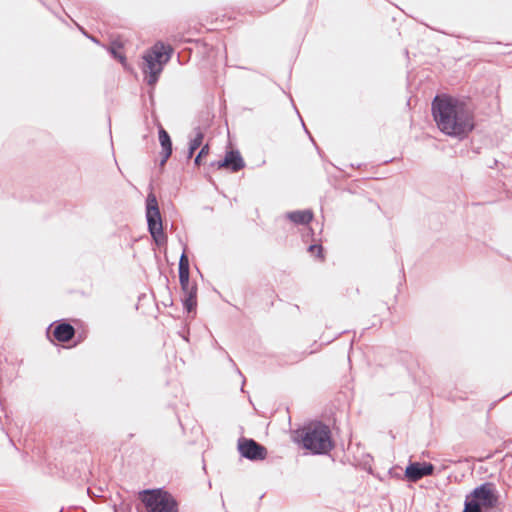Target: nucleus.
Masks as SVG:
<instances>
[{"instance_id": "nucleus-1", "label": "nucleus", "mask_w": 512, "mask_h": 512, "mask_svg": "<svg viewBox=\"0 0 512 512\" xmlns=\"http://www.w3.org/2000/svg\"><path fill=\"white\" fill-rule=\"evenodd\" d=\"M431 113L438 129L445 135L463 139L475 128L474 113L468 104L449 94H437Z\"/></svg>"}, {"instance_id": "nucleus-2", "label": "nucleus", "mask_w": 512, "mask_h": 512, "mask_svg": "<svg viewBox=\"0 0 512 512\" xmlns=\"http://www.w3.org/2000/svg\"><path fill=\"white\" fill-rule=\"evenodd\" d=\"M293 440L312 455H327L335 447L331 430L322 421L295 430Z\"/></svg>"}, {"instance_id": "nucleus-3", "label": "nucleus", "mask_w": 512, "mask_h": 512, "mask_svg": "<svg viewBox=\"0 0 512 512\" xmlns=\"http://www.w3.org/2000/svg\"><path fill=\"white\" fill-rule=\"evenodd\" d=\"M499 499L495 483L483 482L465 496L462 512H491L498 506Z\"/></svg>"}, {"instance_id": "nucleus-4", "label": "nucleus", "mask_w": 512, "mask_h": 512, "mask_svg": "<svg viewBox=\"0 0 512 512\" xmlns=\"http://www.w3.org/2000/svg\"><path fill=\"white\" fill-rule=\"evenodd\" d=\"M172 53L173 49L163 43L155 44L144 53L142 72L146 75L149 86H154L158 82L163 67L170 60Z\"/></svg>"}, {"instance_id": "nucleus-5", "label": "nucleus", "mask_w": 512, "mask_h": 512, "mask_svg": "<svg viewBox=\"0 0 512 512\" xmlns=\"http://www.w3.org/2000/svg\"><path fill=\"white\" fill-rule=\"evenodd\" d=\"M139 499L147 512H179L177 500L164 488L143 490Z\"/></svg>"}, {"instance_id": "nucleus-6", "label": "nucleus", "mask_w": 512, "mask_h": 512, "mask_svg": "<svg viewBox=\"0 0 512 512\" xmlns=\"http://www.w3.org/2000/svg\"><path fill=\"white\" fill-rule=\"evenodd\" d=\"M146 220L148 232L157 246L167 242V236L163 230L162 217L156 196L149 193L146 198Z\"/></svg>"}, {"instance_id": "nucleus-7", "label": "nucleus", "mask_w": 512, "mask_h": 512, "mask_svg": "<svg viewBox=\"0 0 512 512\" xmlns=\"http://www.w3.org/2000/svg\"><path fill=\"white\" fill-rule=\"evenodd\" d=\"M237 449L241 457L254 462L264 460L268 453L264 445L246 437L238 439Z\"/></svg>"}, {"instance_id": "nucleus-8", "label": "nucleus", "mask_w": 512, "mask_h": 512, "mask_svg": "<svg viewBox=\"0 0 512 512\" xmlns=\"http://www.w3.org/2000/svg\"><path fill=\"white\" fill-rule=\"evenodd\" d=\"M435 466L430 462L410 461L405 468L404 479L408 482H417L425 476L434 474Z\"/></svg>"}, {"instance_id": "nucleus-9", "label": "nucleus", "mask_w": 512, "mask_h": 512, "mask_svg": "<svg viewBox=\"0 0 512 512\" xmlns=\"http://www.w3.org/2000/svg\"><path fill=\"white\" fill-rule=\"evenodd\" d=\"M210 166L217 169L226 168L235 173L245 167V162L238 150H230L225 153L223 159L211 162Z\"/></svg>"}, {"instance_id": "nucleus-10", "label": "nucleus", "mask_w": 512, "mask_h": 512, "mask_svg": "<svg viewBox=\"0 0 512 512\" xmlns=\"http://www.w3.org/2000/svg\"><path fill=\"white\" fill-rule=\"evenodd\" d=\"M179 282L182 292L192 290L193 284L190 283V264L189 258L184 249L179 258L178 264Z\"/></svg>"}, {"instance_id": "nucleus-11", "label": "nucleus", "mask_w": 512, "mask_h": 512, "mask_svg": "<svg viewBox=\"0 0 512 512\" xmlns=\"http://www.w3.org/2000/svg\"><path fill=\"white\" fill-rule=\"evenodd\" d=\"M75 335V328L65 320L54 323L53 336L59 342H68Z\"/></svg>"}, {"instance_id": "nucleus-12", "label": "nucleus", "mask_w": 512, "mask_h": 512, "mask_svg": "<svg viewBox=\"0 0 512 512\" xmlns=\"http://www.w3.org/2000/svg\"><path fill=\"white\" fill-rule=\"evenodd\" d=\"M204 137L205 128L201 126L194 127L192 133L189 135L188 159L192 158L195 151L203 146Z\"/></svg>"}, {"instance_id": "nucleus-13", "label": "nucleus", "mask_w": 512, "mask_h": 512, "mask_svg": "<svg viewBox=\"0 0 512 512\" xmlns=\"http://www.w3.org/2000/svg\"><path fill=\"white\" fill-rule=\"evenodd\" d=\"M286 217L296 225H307L313 220L314 214L310 209L295 210L288 212Z\"/></svg>"}, {"instance_id": "nucleus-14", "label": "nucleus", "mask_w": 512, "mask_h": 512, "mask_svg": "<svg viewBox=\"0 0 512 512\" xmlns=\"http://www.w3.org/2000/svg\"><path fill=\"white\" fill-rule=\"evenodd\" d=\"M183 297L181 299L183 308L188 312H194L197 307V285L193 284L192 290L188 292H182Z\"/></svg>"}, {"instance_id": "nucleus-15", "label": "nucleus", "mask_w": 512, "mask_h": 512, "mask_svg": "<svg viewBox=\"0 0 512 512\" xmlns=\"http://www.w3.org/2000/svg\"><path fill=\"white\" fill-rule=\"evenodd\" d=\"M159 142L162 148L161 152L171 153L173 152L172 140L169 133L162 127H159L158 131Z\"/></svg>"}, {"instance_id": "nucleus-16", "label": "nucleus", "mask_w": 512, "mask_h": 512, "mask_svg": "<svg viewBox=\"0 0 512 512\" xmlns=\"http://www.w3.org/2000/svg\"><path fill=\"white\" fill-rule=\"evenodd\" d=\"M122 48V45L117 42H113L109 48V52L114 59H117L124 67H126V57L118 50Z\"/></svg>"}, {"instance_id": "nucleus-17", "label": "nucleus", "mask_w": 512, "mask_h": 512, "mask_svg": "<svg viewBox=\"0 0 512 512\" xmlns=\"http://www.w3.org/2000/svg\"><path fill=\"white\" fill-rule=\"evenodd\" d=\"M210 152V146L208 143L204 144L199 152L197 153V155L195 156L194 158V165L199 167L201 164H202V160L203 158H205L206 156H208Z\"/></svg>"}, {"instance_id": "nucleus-18", "label": "nucleus", "mask_w": 512, "mask_h": 512, "mask_svg": "<svg viewBox=\"0 0 512 512\" xmlns=\"http://www.w3.org/2000/svg\"><path fill=\"white\" fill-rule=\"evenodd\" d=\"M308 251L311 254H315V256L318 259H320V260L324 259L323 246L321 244H311V245H309Z\"/></svg>"}, {"instance_id": "nucleus-19", "label": "nucleus", "mask_w": 512, "mask_h": 512, "mask_svg": "<svg viewBox=\"0 0 512 512\" xmlns=\"http://www.w3.org/2000/svg\"><path fill=\"white\" fill-rule=\"evenodd\" d=\"M171 153H164V152H161V159H160V162H159V167L161 169L164 168L165 164L167 163L168 159L171 157Z\"/></svg>"}, {"instance_id": "nucleus-20", "label": "nucleus", "mask_w": 512, "mask_h": 512, "mask_svg": "<svg viewBox=\"0 0 512 512\" xmlns=\"http://www.w3.org/2000/svg\"><path fill=\"white\" fill-rule=\"evenodd\" d=\"M178 335L186 342H189V328H184L182 331H179Z\"/></svg>"}, {"instance_id": "nucleus-21", "label": "nucleus", "mask_w": 512, "mask_h": 512, "mask_svg": "<svg viewBox=\"0 0 512 512\" xmlns=\"http://www.w3.org/2000/svg\"><path fill=\"white\" fill-rule=\"evenodd\" d=\"M499 161L497 159H492V161L487 165L489 169H495L498 167Z\"/></svg>"}, {"instance_id": "nucleus-22", "label": "nucleus", "mask_w": 512, "mask_h": 512, "mask_svg": "<svg viewBox=\"0 0 512 512\" xmlns=\"http://www.w3.org/2000/svg\"><path fill=\"white\" fill-rule=\"evenodd\" d=\"M78 27H79V29L81 30V32H82L85 36H87V37H88V35H87V33L84 31V29H83L82 27H80L79 25H78ZM89 38H90L93 42L98 43V40H97L95 37H90V36H89Z\"/></svg>"}, {"instance_id": "nucleus-23", "label": "nucleus", "mask_w": 512, "mask_h": 512, "mask_svg": "<svg viewBox=\"0 0 512 512\" xmlns=\"http://www.w3.org/2000/svg\"><path fill=\"white\" fill-rule=\"evenodd\" d=\"M302 125H303V127H304V129H305V132L309 134L308 129H306V127H305V125H304V123H303V122H302Z\"/></svg>"}]
</instances>
